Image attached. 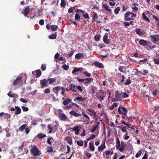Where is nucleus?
I'll return each instance as SVG.
<instances>
[{"instance_id": "nucleus-1", "label": "nucleus", "mask_w": 159, "mask_h": 159, "mask_svg": "<svg viewBox=\"0 0 159 159\" xmlns=\"http://www.w3.org/2000/svg\"><path fill=\"white\" fill-rule=\"evenodd\" d=\"M122 98L121 92H120L118 90L116 91L115 93V98L111 100L112 102H118L122 101Z\"/></svg>"}, {"instance_id": "nucleus-2", "label": "nucleus", "mask_w": 159, "mask_h": 159, "mask_svg": "<svg viewBox=\"0 0 159 159\" xmlns=\"http://www.w3.org/2000/svg\"><path fill=\"white\" fill-rule=\"evenodd\" d=\"M31 151L34 156H37L40 155V151L35 145H34L32 148Z\"/></svg>"}, {"instance_id": "nucleus-3", "label": "nucleus", "mask_w": 159, "mask_h": 159, "mask_svg": "<svg viewBox=\"0 0 159 159\" xmlns=\"http://www.w3.org/2000/svg\"><path fill=\"white\" fill-rule=\"evenodd\" d=\"M48 80L46 79H43L40 80V83L42 88L47 87L48 86Z\"/></svg>"}, {"instance_id": "nucleus-4", "label": "nucleus", "mask_w": 159, "mask_h": 159, "mask_svg": "<svg viewBox=\"0 0 159 159\" xmlns=\"http://www.w3.org/2000/svg\"><path fill=\"white\" fill-rule=\"evenodd\" d=\"M103 40L106 44H108L110 43V41L108 39V34L107 33H106L103 38Z\"/></svg>"}, {"instance_id": "nucleus-5", "label": "nucleus", "mask_w": 159, "mask_h": 159, "mask_svg": "<svg viewBox=\"0 0 159 159\" xmlns=\"http://www.w3.org/2000/svg\"><path fill=\"white\" fill-rule=\"evenodd\" d=\"M22 81V77L21 76H19L15 80L13 81V83L14 86L16 85L19 84L20 82Z\"/></svg>"}, {"instance_id": "nucleus-6", "label": "nucleus", "mask_w": 159, "mask_h": 159, "mask_svg": "<svg viewBox=\"0 0 159 159\" xmlns=\"http://www.w3.org/2000/svg\"><path fill=\"white\" fill-rule=\"evenodd\" d=\"M59 116L61 120L66 121L68 119V118L63 113H60Z\"/></svg>"}, {"instance_id": "nucleus-7", "label": "nucleus", "mask_w": 159, "mask_h": 159, "mask_svg": "<svg viewBox=\"0 0 159 159\" xmlns=\"http://www.w3.org/2000/svg\"><path fill=\"white\" fill-rule=\"evenodd\" d=\"M74 70L72 71V73L73 74H74L75 72H82L84 70V69L83 68L80 67V68H76L74 67ZM84 70H85L84 69Z\"/></svg>"}, {"instance_id": "nucleus-8", "label": "nucleus", "mask_w": 159, "mask_h": 159, "mask_svg": "<svg viewBox=\"0 0 159 159\" xmlns=\"http://www.w3.org/2000/svg\"><path fill=\"white\" fill-rule=\"evenodd\" d=\"M93 65L100 68H103L104 66L103 64L101 63L98 61H95L93 63Z\"/></svg>"}, {"instance_id": "nucleus-9", "label": "nucleus", "mask_w": 159, "mask_h": 159, "mask_svg": "<svg viewBox=\"0 0 159 159\" xmlns=\"http://www.w3.org/2000/svg\"><path fill=\"white\" fill-rule=\"evenodd\" d=\"M159 37V35L158 34L155 35H151L150 36V37L152 39V41L154 43H156V42H157V37H155V36Z\"/></svg>"}, {"instance_id": "nucleus-10", "label": "nucleus", "mask_w": 159, "mask_h": 159, "mask_svg": "<svg viewBox=\"0 0 159 159\" xmlns=\"http://www.w3.org/2000/svg\"><path fill=\"white\" fill-rule=\"evenodd\" d=\"M106 148L105 144V142H102L101 145L98 147V150L100 151H102Z\"/></svg>"}, {"instance_id": "nucleus-11", "label": "nucleus", "mask_w": 159, "mask_h": 159, "mask_svg": "<svg viewBox=\"0 0 159 159\" xmlns=\"http://www.w3.org/2000/svg\"><path fill=\"white\" fill-rule=\"evenodd\" d=\"M102 7L104 9L107 11L109 13H110L111 11V10L109 8V6L108 4H104L103 5Z\"/></svg>"}, {"instance_id": "nucleus-12", "label": "nucleus", "mask_w": 159, "mask_h": 159, "mask_svg": "<svg viewBox=\"0 0 159 159\" xmlns=\"http://www.w3.org/2000/svg\"><path fill=\"white\" fill-rule=\"evenodd\" d=\"M30 12V8L28 7H27L25 9V10L24 11V12L23 13V11H22V12L23 13L24 15L26 16L27 15L29 14Z\"/></svg>"}, {"instance_id": "nucleus-13", "label": "nucleus", "mask_w": 159, "mask_h": 159, "mask_svg": "<svg viewBox=\"0 0 159 159\" xmlns=\"http://www.w3.org/2000/svg\"><path fill=\"white\" fill-rule=\"evenodd\" d=\"M139 44L143 46H146L148 45V42L143 39H141L139 41Z\"/></svg>"}, {"instance_id": "nucleus-14", "label": "nucleus", "mask_w": 159, "mask_h": 159, "mask_svg": "<svg viewBox=\"0 0 159 159\" xmlns=\"http://www.w3.org/2000/svg\"><path fill=\"white\" fill-rule=\"evenodd\" d=\"M84 84H87L93 81V79L91 78H86L84 79Z\"/></svg>"}, {"instance_id": "nucleus-15", "label": "nucleus", "mask_w": 159, "mask_h": 159, "mask_svg": "<svg viewBox=\"0 0 159 159\" xmlns=\"http://www.w3.org/2000/svg\"><path fill=\"white\" fill-rule=\"evenodd\" d=\"M96 125L93 126L91 128V132H93L95 131L96 129L98 127L100 123L99 122H96Z\"/></svg>"}, {"instance_id": "nucleus-16", "label": "nucleus", "mask_w": 159, "mask_h": 159, "mask_svg": "<svg viewBox=\"0 0 159 159\" xmlns=\"http://www.w3.org/2000/svg\"><path fill=\"white\" fill-rule=\"evenodd\" d=\"M70 114L72 115L75 117H78L79 116H81V115L80 114H79L76 113L74 111H71L69 112Z\"/></svg>"}, {"instance_id": "nucleus-17", "label": "nucleus", "mask_w": 159, "mask_h": 159, "mask_svg": "<svg viewBox=\"0 0 159 159\" xmlns=\"http://www.w3.org/2000/svg\"><path fill=\"white\" fill-rule=\"evenodd\" d=\"M15 107L16 110L15 114L17 115L20 114L21 112V110L20 108L18 106H15Z\"/></svg>"}, {"instance_id": "nucleus-18", "label": "nucleus", "mask_w": 159, "mask_h": 159, "mask_svg": "<svg viewBox=\"0 0 159 159\" xmlns=\"http://www.w3.org/2000/svg\"><path fill=\"white\" fill-rule=\"evenodd\" d=\"M79 127L78 126H74L72 128V129L75 132V134H78L79 133V131H80V129H79Z\"/></svg>"}, {"instance_id": "nucleus-19", "label": "nucleus", "mask_w": 159, "mask_h": 159, "mask_svg": "<svg viewBox=\"0 0 159 159\" xmlns=\"http://www.w3.org/2000/svg\"><path fill=\"white\" fill-rule=\"evenodd\" d=\"M142 17L143 20L148 22H150L149 19L145 15V13L144 12L142 14Z\"/></svg>"}, {"instance_id": "nucleus-20", "label": "nucleus", "mask_w": 159, "mask_h": 159, "mask_svg": "<svg viewBox=\"0 0 159 159\" xmlns=\"http://www.w3.org/2000/svg\"><path fill=\"white\" fill-rule=\"evenodd\" d=\"M66 140L67 143L70 144H71L72 143V138L68 136L66 137Z\"/></svg>"}, {"instance_id": "nucleus-21", "label": "nucleus", "mask_w": 159, "mask_h": 159, "mask_svg": "<svg viewBox=\"0 0 159 159\" xmlns=\"http://www.w3.org/2000/svg\"><path fill=\"white\" fill-rule=\"evenodd\" d=\"M89 148L91 151H94L95 149L93 142L90 141L89 143Z\"/></svg>"}, {"instance_id": "nucleus-22", "label": "nucleus", "mask_w": 159, "mask_h": 159, "mask_svg": "<svg viewBox=\"0 0 159 159\" xmlns=\"http://www.w3.org/2000/svg\"><path fill=\"white\" fill-rule=\"evenodd\" d=\"M120 107H119L118 108V111L119 114L122 115V119H123L124 118H125V117L127 113L123 112L120 110Z\"/></svg>"}, {"instance_id": "nucleus-23", "label": "nucleus", "mask_w": 159, "mask_h": 159, "mask_svg": "<svg viewBox=\"0 0 159 159\" xmlns=\"http://www.w3.org/2000/svg\"><path fill=\"white\" fill-rule=\"evenodd\" d=\"M96 88V87H94L93 86H92L89 90L90 93L92 95H94L95 93V89Z\"/></svg>"}, {"instance_id": "nucleus-24", "label": "nucleus", "mask_w": 159, "mask_h": 159, "mask_svg": "<svg viewBox=\"0 0 159 159\" xmlns=\"http://www.w3.org/2000/svg\"><path fill=\"white\" fill-rule=\"evenodd\" d=\"M136 33L139 35H142L143 34V32L140 30V29L138 28H136L135 30Z\"/></svg>"}, {"instance_id": "nucleus-25", "label": "nucleus", "mask_w": 159, "mask_h": 159, "mask_svg": "<svg viewBox=\"0 0 159 159\" xmlns=\"http://www.w3.org/2000/svg\"><path fill=\"white\" fill-rule=\"evenodd\" d=\"M125 66H119L118 68L120 72L125 73L126 71L124 70H125Z\"/></svg>"}, {"instance_id": "nucleus-26", "label": "nucleus", "mask_w": 159, "mask_h": 159, "mask_svg": "<svg viewBox=\"0 0 159 159\" xmlns=\"http://www.w3.org/2000/svg\"><path fill=\"white\" fill-rule=\"evenodd\" d=\"M53 139L52 137H50L48 139L47 143L51 145L53 142Z\"/></svg>"}, {"instance_id": "nucleus-27", "label": "nucleus", "mask_w": 159, "mask_h": 159, "mask_svg": "<svg viewBox=\"0 0 159 159\" xmlns=\"http://www.w3.org/2000/svg\"><path fill=\"white\" fill-rule=\"evenodd\" d=\"M46 136V135L44 134H43L42 133H39L37 135V137L39 139H41L42 138Z\"/></svg>"}, {"instance_id": "nucleus-28", "label": "nucleus", "mask_w": 159, "mask_h": 159, "mask_svg": "<svg viewBox=\"0 0 159 159\" xmlns=\"http://www.w3.org/2000/svg\"><path fill=\"white\" fill-rule=\"evenodd\" d=\"M35 71V73H36V77L37 78L39 77L42 74L41 71L40 70H36Z\"/></svg>"}, {"instance_id": "nucleus-29", "label": "nucleus", "mask_w": 159, "mask_h": 159, "mask_svg": "<svg viewBox=\"0 0 159 159\" xmlns=\"http://www.w3.org/2000/svg\"><path fill=\"white\" fill-rule=\"evenodd\" d=\"M48 130L49 131L48 133L51 134L52 133V126L51 125H48Z\"/></svg>"}, {"instance_id": "nucleus-30", "label": "nucleus", "mask_w": 159, "mask_h": 159, "mask_svg": "<svg viewBox=\"0 0 159 159\" xmlns=\"http://www.w3.org/2000/svg\"><path fill=\"white\" fill-rule=\"evenodd\" d=\"M71 99H67L66 100L64 101L63 102V104L65 105L66 106V105L68 104L70 102Z\"/></svg>"}, {"instance_id": "nucleus-31", "label": "nucleus", "mask_w": 159, "mask_h": 159, "mask_svg": "<svg viewBox=\"0 0 159 159\" xmlns=\"http://www.w3.org/2000/svg\"><path fill=\"white\" fill-rule=\"evenodd\" d=\"M27 125L26 124H24L20 126L19 128V130L20 131H22L25 129Z\"/></svg>"}, {"instance_id": "nucleus-32", "label": "nucleus", "mask_w": 159, "mask_h": 159, "mask_svg": "<svg viewBox=\"0 0 159 159\" xmlns=\"http://www.w3.org/2000/svg\"><path fill=\"white\" fill-rule=\"evenodd\" d=\"M57 36V32H55V33L53 34L52 35L50 36L49 38L52 39H55L56 38Z\"/></svg>"}, {"instance_id": "nucleus-33", "label": "nucleus", "mask_w": 159, "mask_h": 159, "mask_svg": "<svg viewBox=\"0 0 159 159\" xmlns=\"http://www.w3.org/2000/svg\"><path fill=\"white\" fill-rule=\"evenodd\" d=\"M116 149H118L119 148V147L120 146V141L119 139L118 138L117 139V141L116 142Z\"/></svg>"}, {"instance_id": "nucleus-34", "label": "nucleus", "mask_w": 159, "mask_h": 159, "mask_svg": "<svg viewBox=\"0 0 159 159\" xmlns=\"http://www.w3.org/2000/svg\"><path fill=\"white\" fill-rule=\"evenodd\" d=\"M48 81H49V84H51L53 83L56 81V80L55 78H50L48 79V80H47Z\"/></svg>"}, {"instance_id": "nucleus-35", "label": "nucleus", "mask_w": 159, "mask_h": 159, "mask_svg": "<svg viewBox=\"0 0 159 159\" xmlns=\"http://www.w3.org/2000/svg\"><path fill=\"white\" fill-rule=\"evenodd\" d=\"M98 16L97 14L96 13H94L93 15V16L92 22H95L96 19L98 18Z\"/></svg>"}, {"instance_id": "nucleus-36", "label": "nucleus", "mask_w": 159, "mask_h": 159, "mask_svg": "<svg viewBox=\"0 0 159 159\" xmlns=\"http://www.w3.org/2000/svg\"><path fill=\"white\" fill-rule=\"evenodd\" d=\"M77 144L78 145L80 146H82L83 145L84 142L82 140L80 141H76Z\"/></svg>"}, {"instance_id": "nucleus-37", "label": "nucleus", "mask_w": 159, "mask_h": 159, "mask_svg": "<svg viewBox=\"0 0 159 159\" xmlns=\"http://www.w3.org/2000/svg\"><path fill=\"white\" fill-rule=\"evenodd\" d=\"M50 28L52 30L56 31L57 30L58 28V26L56 25H52L51 26Z\"/></svg>"}, {"instance_id": "nucleus-38", "label": "nucleus", "mask_w": 159, "mask_h": 159, "mask_svg": "<svg viewBox=\"0 0 159 159\" xmlns=\"http://www.w3.org/2000/svg\"><path fill=\"white\" fill-rule=\"evenodd\" d=\"M53 149L52 146L48 147L47 148V152H51L53 151Z\"/></svg>"}, {"instance_id": "nucleus-39", "label": "nucleus", "mask_w": 159, "mask_h": 159, "mask_svg": "<svg viewBox=\"0 0 159 159\" xmlns=\"http://www.w3.org/2000/svg\"><path fill=\"white\" fill-rule=\"evenodd\" d=\"M83 56V55L82 53H78L75 55V58L77 59H80Z\"/></svg>"}, {"instance_id": "nucleus-40", "label": "nucleus", "mask_w": 159, "mask_h": 159, "mask_svg": "<svg viewBox=\"0 0 159 159\" xmlns=\"http://www.w3.org/2000/svg\"><path fill=\"white\" fill-rule=\"evenodd\" d=\"M126 145H121V147H119V150L121 152H122L125 149Z\"/></svg>"}, {"instance_id": "nucleus-41", "label": "nucleus", "mask_w": 159, "mask_h": 159, "mask_svg": "<svg viewBox=\"0 0 159 159\" xmlns=\"http://www.w3.org/2000/svg\"><path fill=\"white\" fill-rule=\"evenodd\" d=\"M122 98H126L129 97L128 95L126 92H122Z\"/></svg>"}, {"instance_id": "nucleus-42", "label": "nucleus", "mask_w": 159, "mask_h": 159, "mask_svg": "<svg viewBox=\"0 0 159 159\" xmlns=\"http://www.w3.org/2000/svg\"><path fill=\"white\" fill-rule=\"evenodd\" d=\"M134 19L133 17V16H132L131 17H125L124 20L125 21H129L131 20H134Z\"/></svg>"}, {"instance_id": "nucleus-43", "label": "nucleus", "mask_w": 159, "mask_h": 159, "mask_svg": "<svg viewBox=\"0 0 159 159\" xmlns=\"http://www.w3.org/2000/svg\"><path fill=\"white\" fill-rule=\"evenodd\" d=\"M11 91H10L7 94V95L10 98H13L15 96H16V95L15 93L11 94Z\"/></svg>"}, {"instance_id": "nucleus-44", "label": "nucleus", "mask_w": 159, "mask_h": 159, "mask_svg": "<svg viewBox=\"0 0 159 159\" xmlns=\"http://www.w3.org/2000/svg\"><path fill=\"white\" fill-rule=\"evenodd\" d=\"M118 106L117 103H113L112 105L110 107V109L113 110L115 107H117Z\"/></svg>"}, {"instance_id": "nucleus-45", "label": "nucleus", "mask_w": 159, "mask_h": 159, "mask_svg": "<svg viewBox=\"0 0 159 159\" xmlns=\"http://www.w3.org/2000/svg\"><path fill=\"white\" fill-rule=\"evenodd\" d=\"M120 10V8L118 7L116 8L114 10V13L116 14H117Z\"/></svg>"}, {"instance_id": "nucleus-46", "label": "nucleus", "mask_w": 159, "mask_h": 159, "mask_svg": "<svg viewBox=\"0 0 159 159\" xmlns=\"http://www.w3.org/2000/svg\"><path fill=\"white\" fill-rule=\"evenodd\" d=\"M98 93L99 95H100L101 96H104V92L101 89H100L98 91Z\"/></svg>"}, {"instance_id": "nucleus-47", "label": "nucleus", "mask_w": 159, "mask_h": 159, "mask_svg": "<svg viewBox=\"0 0 159 159\" xmlns=\"http://www.w3.org/2000/svg\"><path fill=\"white\" fill-rule=\"evenodd\" d=\"M61 87L60 86L56 87L53 89L54 91L55 92H56H56H57L59 90L61 89Z\"/></svg>"}, {"instance_id": "nucleus-48", "label": "nucleus", "mask_w": 159, "mask_h": 159, "mask_svg": "<svg viewBox=\"0 0 159 159\" xmlns=\"http://www.w3.org/2000/svg\"><path fill=\"white\" fill-rule=\"evenodd\" d=\"M78 100L80 101V102H83V101H84L85 100V99L84 98H82V97H77L75 98V99L74 100Z\"/></svg>"}, {"instance_id": "nucleus-49", "label": "nucleus", "mask_w": 159, "mask_h": 159, "mask_svg": "<svg viewBox=\"0 0 159 159\" xmlns=\"http://www.w3.org/2000/svg\"><path fill=\"white\" fill-rule=\"evenodd\" d=\"M113 154V151L111 152L110 151H107L105 152V155L106 156H108L109 155H112Z\"/></svg>"}, {"instance_id": "nucleus-50", "label": "nucleus", "mask_w": 159, "mask_h": 159, "mask_svg": "<svg viewBox=\"0 0 159 159\" xmlns=\"http://www.w3.org/2000/svg\"><path fill=\"white\" fill-rule=\"evenodd\" d=\"M83 16L86 19H89L90 17L89 16L88 14L86 13V14H84L83 15Z\"/></svg>"}, {"instance_id": "nucleus-51", "label": "nucleus", "mask_w": 159, "mask_h": 159, "mask_svg": "<svg viewBox=\"0 0 159 159\" xmlns=\"http://www.w3.org/2000/svg\"><path fill=\"white\" fill-rule=\"evenodd\" d=\"M101 38V35L100 34H98V35H95L94 36V39L96 41H98L100 40V38Z\"/></svg>"}, {"instance_id": "nucleus-52", "label": "nucleus", "mask_w": 159, "mask_h": 159, "mask_svg": "<svg viewBox=\"0 0 159 159\" xmlns=\"http://www.w3.org/2000/svg\"><path fill=\"white\" fill-rule=\"evenodd\" d=\"M142 153V151L141 150H139L138 152L136 153V154L135 157L137 158H138V157H139L141 155Z\"/></svg>"}, {"instance_id": "nucleus-53", "label": "nucleus", "mask_w": 159, "mask_h": 159, "mask_svg": "<svg viewBox=\"0 0 159 159\" xmlns=\"http://www.w3.org/2000/svg\"><path fill=\"white\" fill-rule=\"evenodd\" d=\"M75 20H80V17L78 13H76L75 15Z\"/></svg>"}, {"instance_id": "nucleus-54", "label": "nucleus", "mask_w": 159, "mask_h": 159, "mask_svg": "<svg viewBox=\"0 0 159 159\" xmlns=\"http://www.w3.org/2000/svg\"><path fill=\"white\" fill-rule=\"evenodd\" d=\"M66 5V2L65 0H61V2L60 4V5L61 7H64Z\"/></svg>"}, {"instance_id": "nucleus-55", "label": "nucleus", "mask_w": 159, "mask_h": 159, "mask_svg": "<svg viewBox=\"0 0 159 159\" xmlns=\"http://www.w3.org/2000/svg\"><path fill=\"white\" fill-rule=\"evenodd\" d=\"M62 68L65 70H68L69 68V66L66 64L62 66Z\"/></svg>"}, {"instance_id": "nucleus-56", "label": "nucleus", "mask_w": 159, "mask_h": 159, "mask_svg": "<svg viewBox=\"0 0 159 159\" xmlns=\"http://www.w3.org/2000/svg\"><path fill=\"white\" fill-rule=\"evenodd\" d=\"M153 61L155 64L159 65V58L153 59Z\"/></svg>"}, {"instance_id": "nucleus-57", "label": "nucleus", "mask_w": 159, "mask_h": 159, "mask_svg": "<svg viewBox=\"0 0 159 159\" xmlns=\"http://www.w3.org/2000/svg\"><path fill=\"white\" fill-rule=\"evenodd\" d=\"M131 12L129 11H127L124 15V17H129V16H130V14H131Z\"/></svg>"}, {"instance_id": "nucleus-58", "label": "nucleus", "mask_w": 159, "mask_h": 159, "mask_svg": "<svg viewBox=\"0 0 159 159\" xmlns=\"http://www.w3.org/2000/svg\"><path fill=\"white\" fill-rule=\"evenodd\" d=\"M76 87L77 88V89L78 90L80 91V92H82L83 90V88L81 86L79 85V86H76Z\"/></svg>"}, {"instance_id": "nucleus-59", "label": "nucleus", "mask_w": 159, "mask_h": 159, "mask_svg": "<svg viewBox=\"0 0 159 159\" xmlns=\"http://www.w3.org/2000/svg\"><path fill=\"white\" fill-rule=\"evenodd\" d=\"M61 90L62 91L61 92V93L62 94V95L63 96H65L66 95V93H65V89L64 87H62L61 88Z\"/></svg>"}, {"instance_id": "nucleus-60", "label": "nucleus", "mask_w": 159, "mask_h": 159, "mask_svg": "<svg viewBox=\"0 0 159 159\" xmlns=\"http://www.w3.org/2000/svg\"><path fill=\"white\" fill-rule=\"evenodd\" d=\"M69 86H70V87L69 89L70 90H72L73 88H76V85L73 84H71Z\"/></svg>"}, {"instance_id": "nucleus-61", "label": "nucleus", "mask_w": 159, "mask_h": 159, "mask_svg": "<svg viewBox=\"0 0 159 159\" xmlns=\"http://www.w3.org/2000/svg\"><path fill=\"white\" fill-rule=\"evenodd\" d=\"M120 108H121L122 111L124 112V113H127L128 112L127 109L125 108V107H120Z\"/></svg>"}, {"instance_id": "nucleus-62", "label": "nucleus", "mask_w": 159, "mask_h": 159, "mask_svg": "<svg viewBox=\"0 0 159 159\" xmlns=\"http://www.w3.org/2000/svg\"><path fill=\"white\" fill-rule=\"evenodd\" d=\"M131 80L129 79H128L126 80V82L124 84L126 85H129L131 83Z\"/></svg>"}, {"instance_id": "nucleus-63", "label": "nucleus", "mask_w": 159, "mask_h": 159, "mask_svg": "<svg viewBox=\"0 0 159 159\" xmlns=\"http://www.w3.org/2000/svg\"><path fill=\"white\" fill-rule=\"evenodd\" d=\"M22 108L24 111H29V108L27 107L22 106Z\"/></svg>"}, {"instance_id": "nucleus-64", "label": "nucleus", "mask_w": 159, "mask_h": 159, "mask_svg": "<svg viewBox=\"0 0 159 159\" xmlns=\"http://www.w3.org/2000/svg\"><path fill=\"white\" fill-rule=\"evenodd\" d=\"M148 72V70H145L143 71V72H140V74L143 75H145L147 74Z\"/></svg>"}]
</instances>
